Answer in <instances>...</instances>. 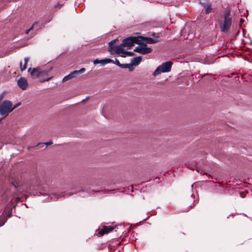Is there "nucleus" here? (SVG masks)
Listing matches in <instances>:
<instances>
[{"label":"nucleus","instance_id":"f257e3e1","mask_svg":"<svg viewBox=\"0 0 252 252\" xmlns=\"http://www.w3.org/2000/svg\"><path fill=\"white\" fill-rule=\"evenodd\" d=\"M230 16L231 12L229 9L224 11L223 13V21L220 22L221 32H226L230 29L232 24V17Z\"/></svg>","mask_w":252,"mask_h":252},{"label":"nucleus","instance_id":"f03ea898","mask_svg":"<svg viewBox=\"0 0 252 252\" xmlns=\"http://www.w3.org/2000/svg\"><path fill=\"white\" fill-rule=\"evenodd\" d=\"M173 63L171 61H167L158 66L154 72L153 76H157L161 72H168L170 71Z\"/></svg>","mask_w":252,"mask_h":252},{"label":"nucleus","instance_id":"7ed1b4c3","mask_svg":"<svg viewBox=\"0 0 252 252\" xmlns=\"http://www.w3.org/2000/svg\"><path fill=\"white\" fill-rule=\"evenodd\" d=\"M139 38H141L139 36H129L125 38L123 40V46L127 47L129 49L133 46L134 44L140 43Z\"/></svg>","mask_w":252,"mask_h":252},{"label":"nucleus","instance_id":"20e7f679","mask_svg":"<svg viewBox=\"0 0 252 252\" xmlns=\"http://www.w3.org/2000/svg\"><path fill=\"white\" fill-rule=\"evenodd\" d=\"M12 103L9 100H4L0 106V114L1 115H7L13 110L11 109Z\"/></svg>","mask_w":252,"mask_h":252},{"label":"nucleus","instance_id":"39448f33","mask_svg":"<svg viewBox=\"0 0 252 252\" xmlns=\"http://www.w3.org/2000/svg\"><path fill=\"white\" fill-rule=\"evenodd\" d=\"M138 44L141 45V54L146 55L152 52V49L150 47H148L146 43L144 42L140 41V43H138Z\"/></svg>","mask_w":252,"mask_h":252},{"label":"nucleus","instance_id":"423d86ee","mask_svg":"<svg viewBox=\"0 0 252 252\" xmlns=\"http://www.w3.org/2000/svg\"><path fill=\"white\" fill-rule=\"evenodd\" d=\"M18 86L23 90L27 89L28 83L27 80L24 77L20 78L17 81Z\"/></svg>","mask_w":252,"mask_h":252},{"label":"nucleus","instance_id":"0eeeda50","mask_svg":"<svg viewBox=\"0 0 252 252\" xmlns=\"http://www.w3.org/2000/svg\"><path fill=\"white\" fill-rule=\"evenodd\" d=\"M139 36L141 38H139V40L142 42L143 41H145L144 43H145L146 45L147 44H155L159 42L158 40L157 39H153L151 37H144L141 35Z\"/></svg>","mask_w":252,"mask_h":252},{"label":"nucleus","instance_id":"6e6552de","mask_svg":"<svg viewBox=\"0 0 252 252\" xmlns=\"http://www.w3.org/2000/svg\"><path fill=\"white\" fill-rule=\"evenodd\" d=\"M115 227L116 226H103L102 229L99 231L98 234L101 236L105 234L111 232Z\"/></svg>","mask_w":252,"mask_h":252},{"label":"nucleus","instance_id":"1a4fd4ad","mask_svg":"<svg viewBox=\"0 0 252 252\" xmlns=\"http://www.w3.org/2000/svg\"><path fill=\"white\" fill-rule=\"evenodd\" d=\"M28 72H30L31 76L33 78H37L40 77V68L37 67L32 69L29 68L28 69Z\"/></svg>","mask_w":252,"mask_h":252},{"label":"nucleus","instance_id":"9d476101","mask_svg":"<svg viewBox=\"0 0 252 252\" xmlns=\"http://www.w3.org/2000/svg\"><path fill=\"white\" fill-rule=\"evenodd\" d=\"M113 62V60L111 59H104L102 60L96 59L94 61V64H96L100 63L102 65L104 66L105 64Z\"/></svg>","mask_w":252,"mask_h":252},{"label":"nucleus","instance_id":"9b49d317","mask_svg":"<svg viewBox=\"0 0 252 252\" xmlns=\"http://www.w3.org/2000/svg\"><path fill=\"white\" fill-rule=\"evenodd\" d=\"M200 4L205 8V12L206 14H208L212 11V5L209 2H201Z\"/></svg>","mask_w":252,"mask_h":252},{"label":"nucleus","instance_id":"f8f14e48","mask_svg":"<svg viewBox=\"0 0 252 252\" xmlns=\"http://www.w3.org/2000/svg\"><path fill=\"white\" fill-rule=\"evenodd\" d=\"M118 41V39H115L114 40H113L109 42V48L108 51L111 54H114V50L115 48V46L114 45V44Z\"/></svg>","mask_w":252,"mask_h":252},{"label":"nucleus","instance_id":"ddd939ff","mask_svg":"<svg viewBox=\"0 0 252 252\" xmlns=\"http://www.w3.org/2000/svg\"><path fill=\"white\" fill-rule=\"evenodd\" d=\"M76 73L77 72L73 71L72 72H71L70 74H69L68 75H66V76H65L63 79V80L62 81L63 82H64L67 80H69L70 79H71L74 77H75L76 76Z\"/></svg>","mask_w":252,"mask_h":252},{"label":"nucleus","instance_id":"4468645a","mask_svg":"<svg viewBox=\"0 0 252 252\" xmlns=\"http://www.w3.org/2000/svg\"><path fill=\"white\" fill-rule=\"evenodd\" d=\"M141 60H142V58L141 56H138L137 57L133 58L131 60V62L130 64H132V66L133 65H137L140 63L141 61Z\"/></svg>","mask_w":252,"mask_h":252},{"label":"nucleus","instance_id":"2eb2a0df","mask_svg":"<svg viewBox=\"0 0 252 252\" xmlns=\"http://www.w3.org/2000/svg\"><path fill=\"white\" fill-rule=\"evenodd\" d=\"M123 47H125L124 46H123V43L121 44L119 46L116 47L114 50L115 53L117 54H123L125 52V50Z\"/></svg>","mask_w":252,"mask_h":252},{"label":"nucleus","instance_id":"dca6fc26","mask_svg":"<svg viewBox=\"0 0 252 252\" xmlns=\"http://www.w3.org/2000/svg\"><path fill=\"white\" fill-rule=\"evenodd\" d=\"M120 67L122 68H128L130 71H132L133 70V67H132V64L130 63H126L122 64L121 63Z\"/></svg>","mask_w":252,"mask_h":252},{"label":"nucleus","instance_id":"f3484780","mask_svg":"<svg viewBox=\"0 0 252 252\" xmlns=\"http://www.w3.org/2000/svg\"><path fill=\"white\" fill-rule=\"evenodd\" d=\"M29 57H26L25 59H24V61H25V63H24V65L22 66V63L21 62L20 63V66H21V71H23L24 70L26 69V67H27V63L28 62V61H29Z\"/></svg>","mask_w":252,"mask_h":252},{"label":"nucleus","instance_id":"a211bd4d","mask_svg":"<svg viewBox=\"0 0 252 252\" xmlns=\"http://www.w3.org/2000/svg\"><path fill=\"white\" fill-rule=\"evenodd\" d=\"M51 69L52 68H51L49 70H48V71L40 70L39 77H45V76H48V72H49V71H50L51 70Z\"/></svg>","mask_w":252,"mask_h":252},{"label":"nucleus","instance_id":"6ab92c4d","mask_svg":"<svg viewBox=\"0 0 252 252\" xmlns=\"http://www.w3.org/2000/svg\"><path fill=\"white\" fill-rule=\"evenodd\" d=\"M53 143L52 141H50L49 142L47 143H39L37 144V146H42V147H44L45 145H46V148L47 146L53 144Z\"/></svg>","mask_w":252,"mask_h":252},{"label":"nucleus","instance_id":"aec40b11","mask_svg":"<svg viewBox=\"0 0 252 252\" xmlns=\"http://www.w3.org/2000/svg\"><path fill=\"white\" fill-rule=\"evenodd\" d=\"M123 54H125L127 56H133L134 55V53L133 52L130 51H126L125 50Z\"/></svg>","mask_w":252,"mask_h":252},{"label":"nucleus","instance_id":"412c9836","mask_svg":"<svg viewBox=\"0 0 252 252\" xmlns=\"http://www.w3.org/2000/svg\"><path fill=\"white\" fill-rule=\"evenodd\" d=\"M141 45L137 46L133 50L134 52H137L141 54Z\"/></svg>","mask_w":252,"mask_h":252},{"label":"nucleus","instance_id":"4be33fe9","mask_svg":"<svg viewBox=\"0 0 252 252\" xmlns=\"http://www.w3.org/2000/svg\"><path fill=\"white\" fill-rule=\"evenodd\" d=\"M149 34L157 39L159 37L158 34L156 32H149Z\"/></svg>","mask_w":252,"mask_h":252},{"label":"nucleus","instance_id":"5701e85b","mask_svg":"<svg viewBox=\"0 0 252 252\" xmlns=\"http://www.w3.org/2000/svg\"><path fill=\"white\" fill-rule=\"evenodd\" d=\"M86 70V69L85 68H82L79 70H75V71L77 72L76 75H78L79 74L82 73L84 72Z\"/></svg>","mask_w":252,"mask_h":252},{"label":"nucleus","instance_id":"b1692460","mask_svg":"<svg viewBox=\"0 0 252 252\" xmlns=\"http://www.w3.org/2000/svg\"><path fill=\"white\" fill-rule=\"evenodd\" d=\"M52 78H53V77H48V78H43V79H40V82L41 83H43L45 81H48L50 80Z\"/></svg>","mask_w":252,"mask_h":252},{"label":"nucleus","instance_id":"393cba45","mask_svg":"<svg viewBox=\"0 0 252 252\" xmlns=\"http://www.w3.org/2000/svg\"><path fill=\"white\" fill-rule=\"evenodd\" d=\"M112 63L115 64L119 67H120L121 64V63H120L119 61L116 58L115 59V61H113V62H112Z\"/></svg>","mask_w":252,"mask_h":252},{"label":"nucleus","instance_id":"a878e982","mask_svg":"<svg viewBox=\"0 0 252 252\" xmlns=\"http://www.w3.org/2000/svg\"><path fill=\"white\" fill-rule=\"evenodd\" d=\"M6 220H4L3 219H0V226H2V225H3L5 222H6Z\"/></svg>","mask_w":252,"mask_h":252},{"label":"nucleus","instance_id":"bb28decb","mask_svg":"<svg viewBox=\"0 0 252 252\" xmlns=\"http://www.w3.org/2000/svg\"><path fill=\"white\" fill-rule=\"evenodd\" d=\"M38 23L37 22H35L33 25H32V26L29 29L30 31H32L33 28V27L35 25H37Z\"/></svg>","mask_w":252,"mask_h":252},{"label":"nucleus","instance_id":"cd10ccee","mask_svg":"<svg viewBox=\"0 0 252 252\" xmlns=\"http://www.w3.org/2000/svg\"><path fill=\"white\" fill-rule=\"evenodd\" d=\"M20 105H21V103H18L16 105H15L13 108L11 107V109H13V110L15 108H16L17 107H18V106H19Z\"/></svg>","mask_w":252,"mask_h":252},{"label":"nucleus","instance_id":"c85d7f7f","mask_svg":"<svg viewBox=\"0 0 252 252\" xmlns=\"http://www.w3.org/2000/svg\"><path fill=\"white\" fill-rule=\"evenodd\" d=\"M60 6V3L58 2L57 4H56L55 5V7L57 8V7H59Z\"/></svg>","mask_w":252,"mask_h":252},{"label":"nucleus","instance_id":"c756f323","mask_svg":"<svg viewBox=\"0 0 252 252\" xmlns=\"http://www.w3.org/2000/svg\"><path fill=\"white\" fill-rule=\"evenodd\" d=\"M89 96H87V97L86 98V99H84L82 100V101L83 102H85V100H86V99H88L89 98Z\"/></svg>","mask_w":252,"mask_h":252},{"label":"nucleus","instance_id":"7c9ffc66","mask_svg":"<svg viewBox=\"0 0 252 252\" xmlns=\"http://www.w3.org/2000/svg\"><path fill=\"white\" fill-rule=\"evenodd\" d=\"M30 32V31L28 29V30H26V33L27 34H28Z\"/></svg>","mask_w":252,"mask_h":252},{"label":"nucleus","instance_id":"2f4dec72","mask_svg":"<svg viewBox=\"0 0 252 252\" xmlns=\"http://www.w3.org/2000/svg\"><path fill=\"white\" fill-rule=\"evenodd\" d=\"M121 56L123 58H126V55L125 54H123V55H121Z\"/></svg>","mask_w":252,"mask_h":252},{"label":"nucleus","instance_id":"473e14b6","mask_svg":"<svg viewBox=\"0 0 252 252\" xmlns=\"http://www.w3.org/2000/svg\"><path fill=\"white\" fill-rule=\"evenodd\" d=\"M240 196H241V197H242V198L244 197L243 193L242 192H240Z\"/></svg>","mask_w":252,"mask_h":252},{"label":"nucleus","instance_id":"72a5a7b5","mask_svg":"<svg viewBox=\"0 0 252 252\" xmlns=\"http://www.w3.org/2000/svg\"><path fill=\"white\" fill-rule=\"evenodd\" d=\"M73 194V193H69L68 194V195H69V196H70V195H72Z\"/></svg>","mask_w":252,"mask_h":252},{"label":"nucleus","instance_id":"f704fd0d","mask_svg":"<svg viewBox=\"0 0 252 252\" xmlns=\"http://www.w3.org/2000/svg\"><path fill=\"white\" fill-rule=\"evenodd\" d=\"M10 216H11V215H10V214H9L7 217H8V218H10Z\"/></svg>","mask_w":252,"mask_h":252}]
</instances>
